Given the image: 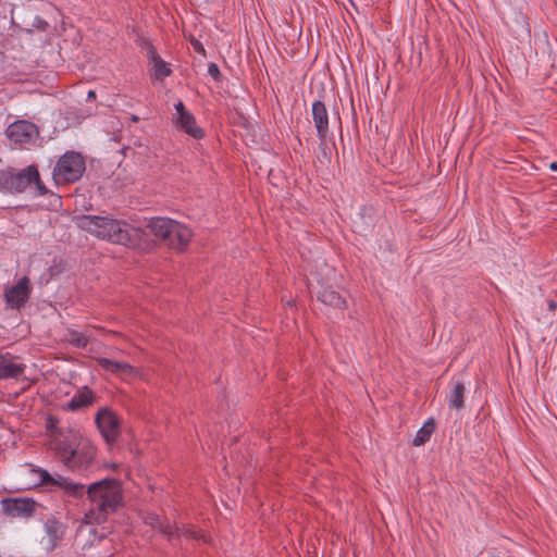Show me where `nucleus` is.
Masks as SVG:
<instances>
[{"instance_id":"26","label":"nucleus","mask_w":557,"mask_h":557,"mask_svg":"<svg viewBox=\"0 0 557 557\" xmlns=\"http://www.w3.org/2000/svg\"><path fill=\"white\" fill-rule=\"evenodd\" d=\"M161 530H162V532H163L164 534H166V535L169 536V539H170V540L173 537V535H174V531H173V529H172L170 525H166V527H164V528H161Z\"/></svg>"},{"instance_id":"29","label":"nucleus","mask_w":557,"mask_h":557,"mask_svg":"<svg viewBox=\"0 0 557 557\" xmlns=\"http://www.w3.org/2000/svg\"><path fill=\"white\" fill-rule=\"evenodd\" d=\"M188 534L193 537H197V533L195 531H188Z\"/></svg>"},{"instance_id":"30","label":"nucleus","mask_w":557,"mask_h":557,"mask_svg":"<svg viewBox=\"0 0 557 557\" xmlns=\"http://www.w3.org/2000/svg\"><path fill=\"white\" fill-rule=\"evenodd\" d=\"M88 97H89V98H90V97H95V91H89V92H88Z\"/></svg>"},{"instance_id":"27","label":"nucleus","mask_w":557,"mask_h":557,"mask_svg":"<svg viewBox=\"0 0 557 557\" xmlns=\"http://www.w3.org/2000/svg\"><path fill=\"white\" fill-rule=\"evenodd\" d=\"M548 307H549L550 310H555L556 307H557V304L554 300H550L549 304H548Z\"/></svg>"},{"instance_id":"21","label":"nucleus","mask_w":557,"mask_h":557,"mask_svg":"<svg viewBox=\"0 0 557 557\" xmlns=\"http://www.w3.org/2000/svg\"><path fill=\"white\" fill-rule=\"evenodd\" d=\"M191 231L188 228V236L184 239H181L175 233H171V237L166 240V246L176 249L183 250L191 238Z\"/></svg>"},{"instance_id":"11","label":"nucleus","mask_w":557,"mask_h":557,"mask_svg":"<svg viewBox=\"0 0 557 557\" xmlns=\"http://www.w3.org/2000/svg\"><path fill=\"white\" fill-rule=\"evenodd\" d=\"M66 524L55 516H50L44 523V530L47 536L46 547L53 549L66 533Z\"/></svg>"},{"instance_id":"19","label":"nucleus","mask_w":557,"mask_h":557,"mask_svg":"<svg viewBox=\"0 0 557 557\" xmlns=\"http://www.w3.org/2000/svg\"><path fill=\"white\" fill-rule=\"evenodd\" d=\"M465 385L460 382H457L449 393L448 405L450 408L460 410L465 406Z\"/></svg>"},{"instance_id":"18","label":"nucleus","mask_w":557,"mask_h":557,"mask_svg":"<svg viewBox=\"0 0 557 557\" xmlns=\"http://www.w3.org/2000/svg\"><path fill=\"white\" fill-rule=\"evenodd\" d=\"M319 299L331 307L343 309L345 307V299L335 290L331 288H323L319 293Z\"/></svg>"},{"instance_id":"12","label":"nucleus","mask_w":557,"mask_h":557,"mask_svg":"<svg viewBox=\"0 0 557 557\" xmlns=\"http://www.w3.org/2000/svg\"><path fill=\"white\" fill-rule=\"evenodd\" d=\"M25 371V364L18 357L11 355L0 356V380L17 379Z\"/></svg>"},{"instance_id":"9","label":"nucleus","mask_w":557,"mask_h":557,"mask_svg":"<svg viewBox=\"0 0 557 557\" xmlns=\"http://www.w3.org/2000/svg\"><path fill=\"white\" fill-rule=\"evenodd\" d=\"M7 135L14 143H30L38 136V128L28 121H17L9 125Z\"/></svg>"},{"instance_id":"28","label":"nucleus","mask_w":557,"mask_h":557,"mask_svg":"<svg viewBox=\"0 0 557 557\" xmlns=\"http://www.w3.org/2000/svg\"><path fill=\"white\" fill-rule=\"evenodd\" d=\"M549 169L553 170V171H557V162H552L549 164Z\"/></svg>"},{"instance_id":"25","label":"nucleus","mask_w":557,"mask_h":557,"mask_svg":"<svg viewBox=\"0 0 557 557\" xmlns=\"http://www.w3.org/2000/svg\"><path fill=\"white\" fill-rule=\"evenodd\" d=\"M175 110H176V116H182L184 113H188L186 110H185V107L183 104L182 101H178L176 104H175Z\"/></svg>"},{"instance_id":"5","label":"nucleus","mask_w":557,"mask_h":557,"mask_svg":"<svg viewBox=\"0 0 557 557\" xmlns=\"http://www.w3.org/2000/svg\"><path fill=\"white\" fill-rule=\"evenodd\" d=\"M85 171V161L77 152H66L53 169L55 184L63 185L78 181Z\"/></svg>"},{"instance_id":"7","label":"nucleus","mask_w":557,"mask_h":557,"mask_svg":"<svg viewBox=\"0 0 557 557\" xmlns=\"http://www.w3.org/2000/svg\"><path fill=\"white\" fill-rule=\"evenodd\" d=\"M97 426L108 444L116 441L120 434V421L109 408H101L96 414Z\"/></svg>"},{"instance_id":"14","label":"nucleus","mask_w":557,"mask_h":557,"mask_svg":"<svg viewBox=\"0 0 557 557\" xmlns=\"http://www.w3.org/2000/svg\"><path fill=\"white\" fill-rule=\"evenodd\" d=\"M98 363L103 370L116 374L123 379H128L137 374L135 368L126 362H117L108 358H99Z\"/></svg>"},{"instance_id":"1","label":"nucleus","mask_w":557,"mask_h":557,"mask_svg":"<svg viewBox=\"0 0 557 557\" xmlns=\"http://www.w3.org/2000/svg\"><path fill=\"white\" fill-rule=\"evenodd\" d=\"M30 471L37 475L39 484L57 485L73 497H82L87 494L90 507L85 513L84 521L88 524L104 522L108 516L115 512L122 503V488L114 479L100 480L85 490L83 484L72 482L62 475L54 478L42 469H32Z\"/></svg>"},{"instance_id":"6","label":"nucleus","mask_w":557,"mask_h":557,"mask_svg":"<svg viewBox=\"0 0 557 557\" xmlns=\"http://www.w3.org/2000/svg\"><path fill=\"white\" fill-rule=\"evenodd\" d=\"M148 227L164 244L171 237V233H175L181 239L188 236V227L171 219L153 218L149 222Z\"/></svg>"},{"instance_id":"13","label":"nucleus","mask_w":557,"mask_h":557,"mask_svg":"<svg viewBox=\"0 0 557 557\" xmlns=\"http://www.w3.org/2000/svg\"><path fill=\"white\" fill-rule=\"evenodd\" d=\"M312 119L317 128L318 137L321 140H324L329 132V116L323 102L315 101L312 104Z\"/></svg>"},{"instance_id":"10","label":"nucleus","mask_w":557,"mask_h":557,"mask_svg":"<svg viewBox=\"0 0 557 557\" xmlns=\"http://www.w3.org/2000/svg\"><path fill=\"white\" fill-rule=\"evenodd\" d=\"M30 295L29 278L23 276L15 285L5 289V300L12 308H21L28 300Z\"/></svg>"},{"instance_id":"15","label":"nucleus","mask_w":557,"mask_h":557,"mask_svg":"<svg viewBox=\"0 0 557 557\" xmlns=\"http://www.w3.org/2000/svg\"><path fill=\"white\" fill-rule=\"evenodd\" d=\"M147 57L151 63L152 77L163 79L171 74L169 65L160 58L152 45L147 44Z\"/></svg>"},{"instance_id":"23","label":"nucleus","mask_w":557,"mask_h":557,"mask_svg":"<svg viewBox=\"0 0 557 557\" xmlns=\"http://www.w3.org/2000/svg\"><path fill=\"white\" fill-rule=\"evenodd\" d=\"M208 73L213 77L214 81H219L220 78V70L215 63H210L208 65Z\"/></svg>"},{"instance_id":"20","label":"nucleus","mask_w":557,"mask_h":557,"mask_svg":"<svg viewBox=\"0 0 557 557\" xmlns=\"http://www.w3.org/2000/svg\"><path fill=\"white\" fill-rule=\"evenodd\" d=\"M434 431H435V423L432 419H430L417 432V434L412 441L413 446H421V445L425 444L430 440V437Z\"/></svg>"},{"instance_id":"3","label":"nucleus","mask_w":557,"mask_h":557,"mask_svg":"<svg viewBox=\"0 0 557 557\" xmlns=\"http://www.w3.org/2000/svg\"><path fill=\"white\" fill-rule=\"evenodd\" d=\"M78 228L86 231L100 239H106L114 244L127 245L132 242L133 228L123 221L100 215H78L75 218Z\"/></svg>"},{"instance_id":"8","label":"nucleus","mask_w":557,"mask_h":557,"mask_svg":"<svg viewBox=\"0 0 557 557\" xmlns=\"http://www.w3.org/2000/svg\"><path fill=\"white\" fill-rule=\"evenodd\" d=\"M2 512L11 518H29L34 515L37 503L32 498H3L0 502Z\"/></svg>"},{"instance_id":"24","label":"nucleus","mask_w":557,"mask_h":557,"mask_svg":"<svg viewBox=\"0 0 557 557\" xmlns=\"http://www.w3.org/2000/svg\"><path fill=\"white\" fill-rule=\"evenodd\" d=\"M190 42H191V46H193L195 51H197V52H199L201 54L206 53L205 48H203V46H202V44L200 41H198L196 39H191Z\"/></svg>"},{"instance_id":"2","label":"nucleus","mask_w":557,"mask_h":557,"mask_svg":"<svg viewBox=\"0 0 557 557\" xmlns=\"http://www.w3.org/2000/svg\"><path fill=\"white\" fill-rule=\"evenodd\" d=\"M49 445L60 457L65 467L72 470L88 467L95 449L83 441L78 430L70 426H57L52 419L48 424Z\"/></svg>"},{"instance_id":"4","label":"nucleus","mask_w":557,"mask_h":557,"mask_svg":"<svg viewBox=\"0 0 557 557\" xmlns=\"http://www.w3.org/2000/svg\"><path fill=\"white\" fill-rule=\"evenodd\" d=\"M0 183L10 191L22 193L28 186L34 184L40 195L47 193L35 165H29L21 171H15L13 169L2 171L0 173Z\"/></svg>"},{"instance_id":"22","label":"nucleus","mask_w":557,"mask_h":557,"mask_svg":"<svg viewBox=\"0 0 557 557\" xmlns=\"http://www.w3.org/2000/svg\"><path fill=\"white\" fill-rule=\"evenodd\" d=\"M66 342L77 348H84L86 347L88 339L84 334L77 331H69Z\"/></svg>"},{"instance_id":"17","label":"nucleus","mask_w":557,"mask_h":557,"mask_svg":"<svg viewBox=\"0 0 557 557\" xmlns=\"http://www.w3.org/2000/svg\"><path fill=\"white\" fill-rule=\"evenodd\" d=\"M176 123L184 129L187 134L191 135L195 138L202 137L201 128L196 126V122L194 116L188 112L184 113L182 116H176Z\"/></svg>"},{"instance_id":"16","label":"nucleus","mask_w":557,"mask_h":557,"mask_svg":"<svg viewBox=\"0 0 557 557\" xmlns=\"http://www.w3.org/2000/svg\"><path fill=\"white\" fill-rule=\"evenodd\" d=\"M94 393L88 387L81 388L72 399L66 404V408L70 410H78L89 406L92 403Z\"/></svg>"}]
</instances>
